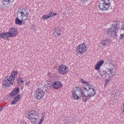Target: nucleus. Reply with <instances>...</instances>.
Returning a JSON list of instances; mask_svg holds the SVG:
<instances>
[{
  "instance_id": "nucleus-1",
  "label": "nucleus",
  "mask_w": 124,
  "mask_h": 124,
  "mask_svg": "<svg viewBox=\"0 0 124 124\" xmlns=\"http://www.w3.org/2000/svg\"><path fill=\"white\" fill-rule=\"evenodd\" d=\"M107 70H103L102 72H99L102 78H106L104 87L105 88L107 86V84L110 80L112 79L113 76L116 75V70H115V65L112 63H109L108 64Z\"/></svg>"
},
{
  "instance_id": "nucleus-2",
  "label": "nucleus",
  "mask_w": 124,
  "mask_h": 124,
  "mask_svg": "<svg viewBox=\"0 0 124 124\" xmlns=\"http://www.w3.org/2000/svg\"><path fill=\"white\" fill-rule=\"evenodd\" d=\"M30 18V13L28 10L24 8L18 9L16 12V17L15 18V24L21 26L23 22L29 21Z\"/></svg>"
},
{
  "instance_id": "nucleus-3",
  "label": "nucleus",
  "mask_w": 124,
  "mask_h": 124,
  "mask_svg": "<svg viewBox=\"0 0 124 124\" xmlns=\"http://www.w3.org/2000/svg\"><path fill=\"white\" fill-rule=\"evenodd\" d=\"M17 74H18V71L14 70L11 72L9 77L6 76L2 81V86L5 88H9L11 86H13Z\"/></svg>"
},
{
  "instance_id": "nucleus-4",
  "label": "nucleus",
  "mask_w": 124,
  "mask_h": 124,
  "mask_svg": "<svg viewBox=\"0 0 124 124\" xmlns=\"http://www.w3.org/2000/svg\"><path fill=\"white\" fill-rule=\"evenodd\" d=\"M27 118L30 120L32 124H37L40 118V114L36 110H32L29 112Z\"/></svg>"
},
{
  "instance_id": "nucleus-5",
  "label": "nucleus",
  "mask_w": 124,
  "mask_h": 124,
  "mask_svg": "<svg viewBox=\"0 0 124 124\" xmlns=\"http://www.w3.org/2000/svg\"><path fill=\"white\" fill-rule=\"evenodd\" d=\"M118 31L119 27H118V25H117V24H112L110 28L107 30L106 33L108 34V35H110L111 37L116 38V37H118Z\"/></svg>"
},
{
  "instance_id": "nucleus-6",
  "label": "nucleus",
  "mask_w": 124,
  "mask_h": 124,
  "mask_svg": "<svg viewBox=\"0 0 124 124\" xmlns=\"http://www.w3.org/2000/svg\"><path fill=\"white\" fill-rule=\"evenodd\" d=\"M110 6H111L110 0H101V2L98 4L100 11H107L110 9Z\"/></svg>"
},
{
  "instance_id": "nucleus-7",
  "label": "nucleus",
  "mask_w": 124,
  "mask_h": 124,
  "mask_svg": "<svg viewBox=\"0 0 124 124\" xmlns=\"http://www.w3.org/2000/svg\"><path fill=\"white\" fill-rule=\"evenodd\" d=\"M85 92H89V93H95L94 88H91L89 87V89H87V87H84L83 89H81L79 86L75 87L73 90V93H84Z\"/></svg>"
},
{
  "instance_id": "nucleus-8",
  "label": "nucleus",
  "mask_w": 124,
  "mask_h": 124,
  "mask_svg": "<svg viewBox=\"0 0 124 124\" xmlns=\"http://www.w3.org/2000/svg\"><path fill=\"white\" fill-rule=\"evenodd\" d=\"M88 49H89V46L84 42L77 46L76 52L78 55H83L87 53Z\"/></svg>"
},
{
  "instance_id": "nucleus-9",
  "label": "nucleus",
  "mask_w": 124,
  "mask_h": 124,
  "mask_svg": "<svg viewBox=\"0 0 124 124\" xmlns=\"http://www.w3.org/2000/svg\"><path fill=\"white\" fill-rule=\"evenodd\" d=\"M58 72L61 75H65L69 72V69L67 66L62 64L58 67Z\"/></svg>"
},
{
  "instance_id": "nucleus-10",
  "label": "nucleus",
  "mask_w": 124,
  "mask_h": 124,
  "mask_svg": "<svg viewBox=\"0 0 124 124\" xmlns=\"http://www.w3.org/2000/svg\"><path fill=\"white\" fill-rule=\"evenodd\" d=\"M8 33V37H15L18 35V29L16 28H12L9 30Z\"/></svg>"
},
{
  "instance_id": "nucleus-11",
  "label": "nucleus",
  "mask_w": 124,
  "mask_h": 124,
  "mask_svg": "<svg viewBox=\"0 0 124 124\" xmlns=\"http://www.w3.org/2000/svg\"><path fill=\"white\" fill-rule=\"evenodd\" d=\"M100 43L102 46H106V47H109L112 44L111 41L109 39H102L100 41Z\"/></svg>"
},
{
  "instance_id": "nucleus-12",
  "label": "nucleus",
  "mask_w": 124,
  "mask_h": 124,
  "mask_svg": "<svg viewBox=\"0 0 124 124\" xmlns=\"http://www.w3.org/2000/svg\"><path fill=\"white\" fill-rule=\"evenodd\" d=\"M61 33L62 30H61V28L59 27H55L54 29L53 34L54 37H55V38H58V37H59L60 35H61Z\"/></svg>"
},
{
  "instance_id": "nucleus-13",
  "label": "nucleus",
  "mask_w": 124,
  "mask_h": 124,
  "mask_svg": "<svg viewBox=\"0 0 124 124\" xmlns=\"http://www.w3.org/2000/svg\"><path fill=\"white\" fill-rule=\"evenodd\" d=\"M62 84L60 81H55L52 83V87L55 90H58L60 88H62Z\"/></svg>"
},
{
  "instance_id": "nucleus-14",
  "label": "nucleus",
  "mask_w": 124,
  "mask_h": 124,
  "mask_svg": "<svg viewBox=\"0 0 124 124\" xmlns=\"http://www.w3.org/2000/svg\"><path fill=\"white\" fill-rule=\"evenodd\" d=\"M103 63H104V61L103 60L98 61L94 66L95 70H100V68L103 65Z\"/></svg>"
},
{
  "instance_id": "nucleus-15",
  "label": "nucleus",
  "mask_w": 124,
  "mask_h": 124,
  "mask_svg": "<svg viewBox=\"0 0 124 124\" xmlns=\"http://www.w3.org/2000/svg\"><path fill=\"white\" fill-rule=\"evenodd\" d=\"M15 0H0L1 2L3 5L7 6L8 5H11Z\"/></svg>"
},
{
  "instance_id": "nucleus-16",
  "label": "nucleus",
  "mask_w": 124,
  "mask_h": 124,
  "mask_svg": "<svg viewBox=\"0 0 124 124\" xmlns=\"http://www.w3.org/2000/svg\"><path fill=\"white\" fill-rule=\"evenodd\" d=\"M21 98V95L18 94L16 96L13 100L11 102V105H14V104H16L18 101H20V99Z\"/></svg>"
},
{
  "instance_id": "nucleus-17",
  "label": "nucleus",
  "mask_w": 124,
  "mask_h": 124,
  "mask_svg": "<svg viewBox=\"0 0 124 124\" xmlns=\"http://www.w3.org/2000/svg\"><path fill=\"white\" fill-rule=\"evenodd\" d=\"M92 96H94V93H93V94L90 93V94H89L87 95H85V94H83L82 100H83V101L87 102V101L88 100V99H90V98H91V97H92Z\"/></svg>"
},
{
  "instance_id": "nucleus-18",
  "label": "nucleus",
  "mask_w": 124,
  "mask_h": 124,
  "mask_svg": "<svg viewBox=\"0 0 124 124\" xmlns=\"http://www.w3.org/2000/svg\"><path fill=\"white\" fill-rule=\"evenodd\" d=\"M44 96V93H35L34 97L36 100H40L42 99Z\"/></svg>"
},
{
  "instance_id": "nucleus-19",
  "label": "nucleus",
  "mask_w": 124,
  "mask_h": 124,
  "mask_svg": "<svg viewBox=\"0 0 124 124\" xmlns=\"http://www.w3.org/2000/svg\"><path fill=\"white\" fill-rule=\"evenodd\" d=\"M83 94H77V93H73L72 96L76 99V100H79L82 97V95Z\"/></svg>"
},
{
  "instance_id": "nucleus-20",
  "label": "nucleus",
  "mask_w": 124,
  "mask_h": 124,
  "mask_svg": "<svg viewBox=\"0 0 124 124\" xmlns=\"http://www.w3.org/2000/svg\"><path fill=\"white\" fill-rule=\"evenodd\" d=\"M5 37H8L7 32H4L0 33V39H4Z\"/></svg>"
},
{
  "instance_id": "nucleus-21",
  "label": "nucleus",
  "mask_w": 124,
  "mask_h": 124,
  "mask_svg": "<svg viewBox=\"0 0 124 124\" xmlns=\"http://www.w3.org/2000/svg\"><path fill=\"white\" fill-rule=\"evenodd\" d=\"M17 84L18 86H22V85H24V80L23 78H18L17 79Z\"/></svg>"
},
{
  "instance_id": "nucleus-22",
  "label": "nucleus",
  "mask_w": 124,
  "mask_h": 124,
  "mask_svg": "<svg viewBox=\"0 0 124 124\" xmlns=\"http://www.w3.org/2000/svg\"><path fill=\"white\" fill-rule=\"evenodd\" d=\"M41 118V119L40 120L38 124H41L42 123H43V121H44V119H45V112L42 113V116Z\"/></svg>"
},
{
  "instance_id": "nucleus-23",
  "label": "nucleus",
  "mask_w": 124,
  "mask_h": 124,
  "mask_svg": "<svg viewBox=\"0 0 124 124\" xmlns=\"http://www.w3.org/2000/svg\"><path fill=\"white\" fill-rule=\"evenodd\" d=\"M79 81L83 85H86V86H89V85H90V83L89 82L85 81V80H84V79H83L82 78H79Z\"/></svg>"
},
{
  "instance_id": "nucleus-24",
  "label": "nucleus",
  "mask_w": 124,
  "mask_h": 124,
  "mask_svg": "<svg viewBox=\"0 0 124 124\" xmlns=\"http://www.w3.org/2000/svg\"><path fill=\"white\" fill-rule=\"evenodd\" d=\"M20 92V88L19 87H16L14 89L11 93H19Z\"/></svg>"
},
{
  "instance_id": "nucleus-25",
  "label": "nucleus",
  "mask_w": 124,
  "mask_h": 124,
  "mask_svg": "<svg viewBox=\"0 0 124 124\" xmlns=\"http://www.w3.org/2000/svg\"><path fill=\"white\" fill-rule=\"evenodd\" d=\"M50 18L54 17V16H57L58 14L57 13L53 12V11H51L49 13Z\"/></svg>"
},
{
  "instance_id": "nucleus-26",
  "label": "nucleus",
  "mask_w": 124,
  "mask_h": 124,
  "mask_svg": "<svg viewBox=\"0 0 124 124\" xmlns=\"http://www.w3.org/2000/svg\"><path fill=\"white\" fill-rule=\"evenodd\" d=\"M50 16L49 15H43L42 16V19L43 20H47V19H50Z\"/></svg>"
},
{
  "instance_id": "nucleus-27",
  "label": "nucleus",
  "mask_w": 124,
  "mask_h": 124,
  "mask_svg": "<svg viewBox=\"0 0 124 124\" xmlns=\"http://www.w3.org/2000/svg\"><path fill=\"white\" fill-rule=\"evenodd\" d=\"M43 91L39 88H38L36 91V93H43Z\"/></svg>"
},
{
  "instance_id": "nucleus-28",
  "label": "nucleus",
  "mask_w": 124,
  "mask_h": 124,
  "mask_svg": "<svg viewBox=\"0 0 124 124\" xmlns=\"http://www.w3.org/2000/svg\"><path fill=\"white\" fill-rule=\"evenodd\" d=\"M119 39L123 40L124 38V33L123 34H121L119 37Z\"/></svg>"
},
{
  "instance_id": "nucleus-29",
  "label": "nucleus",
  "mask_w": 124,
  "mask_h": 124,
  "mask_svg": "<svg viewBox=\"0 0 124 124\" xmlns=\"http://www.w3.org/2000/svg\"><path fill=\"white\" fill-rule=\"evenodd\" d=\"M15 95H16V94L15 93H10V94L8 95V96H9V97H13V96H15Z\"/></svg>"
},
{
  "instance_id": "nucleus-30",
  "label": "nucleus",
  "mask_w": 124,
  "mask_h": 124,
  "mask_svg": "<svg viewBox=\"0 0 124 124\" xmlns=\"http://www.w3.org/2000/svg\"><path fill=\"white\" fill-rule=\"evenodd\" d=\"M121 111H122L123 114H124V103L121 107Z\"/></svg>"
},
{
  "instance_id": "nucleus-31",
  "label": "nucleus",
  "mask_w": 124,
  "mask_h": 124,
  "mask_svg": "<svg viewBox=\"0 0 124 124\" xmlns=\"http://www.w3.org/2000/svg\"><path fill=\"white\" fill-rule=\"evenodd\" d=\"M25 85L26 86H28V87H29V86H30V85H31V81H26L25 82Z\"/></svg>"
},
{
  "instance_id": "nucleus-32",
  "label": "nucleus",
  "mask_w": 124,
  "mask_h": 124,
  "mask_svg": "<svg viewBox=\"0 0 124 124\" xmlns=\"http://www.w3.org/2000/svg\"><path fill=\"white\" fill-rule=\"evenodd\" d=\"M111 98H112V99H115V93H113L111 94Z\"/></svg>"
},
{
  "instance_id": "nucleus-33",
  "label": "nucleus",
  "mask_w": 124,
  "mask_h": 124,
  "mask_svg": "<svg viewBox=\"0 0 124 124\" xmlns=\"http://www.w3.org/2000/svg\"><path fill=\"white\" fill-rule=\"evenodd\" d=\"M121 30L122 31H124V24H122L121 25Z\"/></svg>"
},
{
  "instance_id": "nucleus-34",
  "label": "nucleus",
  "mask_w": 124,
  "mask_h": 124,
  "mask_svg": "<svg viewBox=\"0 0 124 124\" xmlns=\"http://www.w3.org/2000/svg\"><path fill=\"white\" fill-rule=\"evenodd\" d=\"M117 96H118V95H117V94H114V98H115V99H117Z\"/></svg>"
},
{
  "instance_id": "nucleus-35",
  "label": "nucleus",
  "mask_w": 124,
  "mask_h": 124,
  "mask_svg": "<svg viewBox=\"0 0 124 124\" xmlns=\"http://www.w3.org/2000/svg\"><path fill=\"white\" fill-rule=\"evenodd\" d=\"M81 1H83V2H87V0H80Z\"/></svg>"
},
{
  "instance_id": "nucleus-36",
  "label": "nucleus",
  "mask_w": 124,
  "mask_h": 124,
  "mask_svg": "<svg viewBox=\"0 0 124 124\" xmlns=\"http://www.w3.org/2000/svg\"><path fill=\"white\" fill-rule=\"evenodd\" d=\"M46 86H47V87H48V88H50V84L49 83H47L46 84Z\"/></svg>"
},
{
  "instance_id": "nucleus-37",
  "label": "nucleus",
  "mask_w": 124,
  "mask_h": 124,
  "mask_svg": "<svg viewBox=\"0 0 124 124\" xmlns=\"http://www.w3.org/2000/svg\"><path fill=\"white\" fill-rule=\"evenodd\" d=\"M2 109H3V108L2 107H0V112L2 110Z\"/></svg>"
}]
</instances>
